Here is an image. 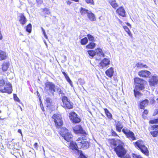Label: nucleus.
<instances>
[{
    "label": "nucleus",
    "mask_w": 158,
    "mask_h": 158,
    "mask_svg": "<svg viewBox=\"0 0 158 158\" xmlns=\"http://www.w3.org/2000/svg\"><path fill=\"white\" fill-rule=\"evenodd\" d=\"M110 143L115 146L114 148V150L118 156L121 158H123L127 152V150L125 148L124 143L120 140L117 139L116 140H111Z\"/></svg>",
    "instance_id": "f257e3e1"
},
{
    "label": "nucleus",
    "mask_w": 158,
    "mask_h": 158,
    "mask_svg": "<svg viewBox=\"0 0 158 158\" xmlns=\"http://www.w3.org/2000/svg\"><path fill=\"white\" fill-rule=\"evenodd\" d=\"M136 89L141 90L144 89V84L145 81L139 78H136L134 79Z\"/></svg>",
    "instance_id": "f03ea898"
},
{
    "label": "nucleus",
    "mask_w": 158,
    "mask_h": 158,
    "mask_svg": "<svg viewBox=\"0 0 158 158\" xmlns=\"http://www.w3.org/2000/svg\"><path fill=\"white\" fill-rule=\"evenodd\" d=\"M60 134L64 139L67 141L71 140L73 135L69 132L68 130L66 128H62L60 131Z\"/></svg>",
    "instance_id": "7ed1b4c3"
},
{
    "label": "nucleus",
    "mask_w": 158,
    "mask_h": 158,
    "mask_svg": "<svg viewBox=\"0 0 158 158\" xmlns=\"http://www.w3.org/2000/svg\"><path fill=\"white\" fill-rule=\"evenodd\" d=\"M136 147H138L140 149L142 152L146 155H148V151L147 148L144 145L143 142L141 140H139L135 143Z\"/></svg>",
    "instance_id": "20e7f679"
},
{
    "label": "nucleus",
    "mask_w": 158,
    "mask_h": 158,
    "mask_svg": "<svg viewBox=\"0 0 158 158\" xmlns=\"http://www.w3.org/2000/svg\"><path fill=\"white\" fill-rule=\"evenodd\" d=\"M63 102L62 106L64 108L71 109L73 107V104L66 96H63L62 98Z\"/></svg>",
    "instance_id": "39448f33"
},
{
    "label": "nucleus",
    "mask_w": 158,
    "mask_h": 158,
    "mask_svg": "<svg viewBox=\"0 0 158 158\" xmlns=\"http://www.w3.org/2000/svg\"><path fill=\"white\" fill-rule=\"evenodd\" d=\"M52 118L57 127L62 125L63 122L62 117L60 114H54L52 116Z\"/></svg>",
    "instance_id": "423d86ee"
},
{
    "label": "nucleus",
    "mask_w": 158,
    "mask_h": 158,
    "mask_svg": "<svg viewBox=\"0 0 158 158\" xmlns=\"http://www.w3.org/2000/svg\"><path fill=\"white\" fill-rule=\"evenodd\" d=\"M76 141L79 148L86 149L89 147V144L88 142L83 139L82 138H78L76 140Z\"/></svg>",
    "instance_id": "0eeeda50"
},
{
    "label": "nucleus",
    "mask_w": 158,
    "mask_h": 158,
    "mask_svg": "<svg viewBox=\"0 0 158 158\" xmlns=\"http://www.w3.org/2000/svg\"><path fill=\"white\" fill-rule=\"evenodd\" d=\"M55 89V85L52 83L48 82L46 83L45 90L47 92H50L53 94L56 91Z\"/></svg>",
    "instance_id": "6e6552de"
},
{
    "label": "nucleus",
    "mask_w": 158,
    "mask_h": 158,
    "mask_svg": "<svg viewBox=\"0 0 158 158\" xmlns=\"http://www.w3.org/2000/svg\"><path fill=\"white\" fill-rule=\"evenodd\" d=\"M122 131L130 140H133L135 139L134 133L127 128H123L122 130Z\"/></svg>",
    "instance_id": "1a4fd4ad"
},
{
    "label": "nucleus",
    "mask_w": 158,
    "mask_h": 158,
    "mask_svg": "<svg viewBox=\"0 0 158 158\" xmlns=\"http://www.w3.org/2000/svg\"><path fill=\"white\" fill-rule=\"evenodd\" d=\"M0 91L2 93H7L10 94L12 92V88L11 84L9 83H6L4 89H0Z\"/></svg>",
    "instance_id": "9d476101"
},
{
    "label": "nucleus",
    "mask_w": 158,
    "mask_h": 158,
    "mask_svg": "<svg viewBox=\"0 0 158 158\" xmlns=\"http://www.w3.org/2000/svg\"><path fill=\"white\" fill-rule=\"evenodd\" d=\"M69 117L70 119L74 123H78L80 121V119L74 112L70 113L69 114Z\"/></svg>",
    "instance_id": "9b49d317"
},
{
    "label": "nucleus",
    "mask_w": 158,
    "mask_h": 158,
    "mask_svg": "<svg viewBox=\"0 0 158 158\" xmlns=\"http://www.w3.org/2000/svg\"><path fill=\"white\" fill-rule=\"evenodd\" d=\"M149 85L151 86H155L158 84V77L152 76L149 80Z\"/></svg>",
    "instance_id": "f8f14e48"
},
{
    "label": "nucleus",
    "mask_w": 158,
    "mask_h": 158,
    "mask_svg": "<svg viewBox=\"0 0 158 158\" xmlns=\"http://www.w3.org/2000/svg\"><path fill=\"white\" fill-rule=\"evenodd\" d=\"M110 64V60L107 58H104L99 64V67L100 68L102 69L105 68Z\"/></svg>",
    "instance_id": "ddd939ff"
},
{
    "label": "nucleus",
    "mask_w": 158,
    "mask_h": 158,
    "mask_svg": "<svg viewBox=\"0 0 158 158\" xmlns=\"http://www.w3.org/2000/svg\"><path fill=\"white\" fill-rule=\"evenodd\" d=\"M73 129L74 132L76 134L80 133L85 134H86L85 131L82 129L81 126H76L73 128Z\"/></svg>",
    "instance_id": "4468645a"
},
{
    "label": "nucleus",
    "mask_w": 158,
    "mask_h": 158,
    "mask_svg": "<svg viewBox=\"0 0 158 158\" xmlns=\"http://www.w3.org/2000/svg\"><path fill=\"white\" fill-rule=\"evenodd\" d=\"M69 147L70 149L73 150H75L76 152L77 153H79V150H78L77 148H79V146H78L77 141L76 143L73 142H71L70 143Z\"/></svg>",
    "instance_id": "2eb2a0df"
},
{
    "label": "nucleus",
    "mask_w": 158,
    "mask_h": 158,
    "mask_svg": "<svg viewBox=\"0 0 158 158\" xmlns=\"http://www.w3.org/2000/svg\"><path fill=\"white\" fill-rule=\"evenodd\" d=\"M150 74V72L147 70H141L138 73V75L142 77H148Z\"/></svg>",
    "instance_id": "dca6fc26"
},
{
    "label": "nucleus",
    "mask_w": 158,
    "mask_h": 158,
    "mask_svg": "<svg viewBox=\"0 0 158 158\" xmlns=\"http://www.w3.org/2000/svg\"><path fill=\"white\" fill-rule=\"evenodd\" d=\"M19 21L20 23L23 25L25 24L27 22V19L23 13H21L20 15Z\"/></svg>",
    "instance_id": "f3484780"
},
{
    "label": "nucleus",
    "mask_w": 158,
    "mask_h": 158,
    "mask_svg": "<svg viewBox=\"0 0 158 158\" xmlns=\"http://www.w3.org/2000/svg\"><path fill=\"white\" fill-rule=\"evenodd\" d=\"M116 12L119 15L123 17H124L125 16V11L123 8L122 7H119L116 10Z\"/></svg>",
    "instance_id": "a211bd4d"
},
{
    "label": "nucleus",
    "mask_w": 158,
    "mask_h": 158,
    "mask_svg": "<svg viewBox=\"0 0 158 158\" xmlns=\"http://www.w3.org/2000/svg\"><path fill=\"white\" fill-rule=\"evenodd\" d=\"M114 73V68L113 67H110L106 70L105 72L106 75L110 78L113 75Z\"/></svg>",
    "instance_id": "6ab92c4d"
},
{
    "label": "nucleus",
    "mask_w": 158,
    "mask_h": 158,
    "mask_svg": "<svg viewBox=\"0 0 158 158\" xmlns=\"http://www.w3.org/2000/svg\"><path fill=\"white\" fill-rule=\"evenodd\" d=\"M96 54L100 57H104L105 54L102 49L98 48L95 50Z\"/></svg>",
    "instance_id": "aec40b11"
},
{
    "label": "nucleus",
    "mask_w": 158,
    "mask_h": 158,
    "mask_svg": "<svg viewBox=\"0 0 158 158\" xmlns=\"http://www.w3.org/2000/svg\"><path fill=\"white\" fill-rule=\"evenodd\" d=\"M10 65V63L8 62H4L2 65V70L3 71H6Z\"/></svg>",
    "instance_id": "412c9836"
},
{
    "label": "nucleus",
    "mask_w": 158,
    "mask_h": 158,
    "mask_svg": "<svg viewBox=\"0 0 158 158\" xmlns=\"http://www.w3.org/2000/svg\"><path fill=\"white\" fill-rule=\"evenodd\" d=\"M87 16L91 21H93L96 20V18L94 14L91 13L90 11H89V12H88Z\"/></svg>",
    "instance_id": "4be33fe9"
},
{
    "label": "nucleus",
    "mask_w": 158,
    "mask_h": 158,
    "mask_svg": "<svg viewBox=\"0 0 158 158\" xmlns=\"http://www.w3.org/2000/svg\"><path fill=\"white\" fill-rule=\"evenodd\" d=\"M123 127V126L121 122L118 121L116 123V128L118 131L120 132L122 129Z\"/></svg>",
    "instance_id": "5701e85b"
},
{
    "label": "nucleus",
    "mask_w": 158,
    "mask_h": 158,
    "mask_svg": "<svg viewBox=\"0 0 158 158\" xmlns=\"http://www.w3.org/2000/svg\"><path fill=\"white\" fill-rule=\"evenodd\" d=\"M148 100L145 99L142 101L140 104V107L141 109H143L144 107L147 106L148 104Z\"/></svg>",
    "instance_id": "b1692460"
},
{
    "label": "nucleus",
    "mask_w": 158,
    "mask_h": 158,
    "mask_svg": "<svg viewBox=\"0 0 158 158\" xmlns=\"http://www.w3.org/2000/svg\"><path fill=\"white\" fill-rule=\"evenodd\" d=\"M6 56L7 55L5 52L0 50V60L5 59Z\"/></svg>",
    "instance_id": "393cba45"
},
{
    "label": "nucleus",
    "mask_w": 158,
    "mask_h": 158,
    "mask_svg": "<svg viewBox=\"0 0 158 158\" xmlns=\"http://www.w3.org/2000/svg\"><path fill=\"white\" fill-rule=\"evenodd\" d=\"M136 66L138 68H147L148 66L146 64H143V63L140 62H138L136 64Z\"/></svg>",
    "instance_id": "a878e982"
},
{
    "label": "nucleus",
    "mask_w": 158,
    "mask_h": 158,
    "mask_svg": "<svg viewBox=\"0 0 158 158\" xmlns=\"http://www.w3.org/2000/svg\"><path fill=\"white\" fill-rule=\"evenodd\" d=\"M96 46V44L93 42H91L86 46V48L88 49H93Z\"/></svg>",
    "instance_id": "bb28decb"
},
{
    "label": "nucleus",
    "mask_w": 158,
    "mask_h": 158,
    "mask_svg": "<svg viewBox=\"0 0 158 158\" xmlns=\"http://www.w3.org/2000/svg\"><path fill=\"white\" fill-rule=\"evenodd\" d=\"M109 2L113 8H115L118 6V5L116 3L115 0H110Z\"/></svg>",
    "instance_id": "cd10ccee"
},
{
    "label": "nucleus",
    "mask_w": 158,
    "mask_h": 158,
    "mask_svg": "<svg viewBox=\"0 0 158 158\" xmlns=\"http://www.w3.org/2000/svg\"><path fill=\"white\" fill-rule=\"evenodd\" d=\"M123 28L125 31L128 33L129 35L131 37H132V35L128 27L127 26H124L123 27Z\"/></svg>",
    "instance_id": "c85d7f7f"
},
{
    "label": "nucleus",
    "mask_w": 158,
    "mask_h": 158,
    "mask_svg": "<svg viewBox=\"0 0 158 158\" xmlns=\"http://www.w3.org/2000/svg\"><path fill=\"white\" fill-rule=\"evenodd\" d=\"M139 89H134V91L135 94V96L136 97H138L139 96H141V94L139 92Z\"/></svg>",
    "instance_id": "c756f323"
},
{
    "label": "nucleus",
    "mask_w": 158,
    "mask_h": 158,
    "mask_svg": "<svg viewBox=\"0 0 158 158\" xmlns=\"http://www.w3.org/2000/svg\"><path fill=\"white\" fill-rule=\"evenodd\" d=\"M88 39L86 37L82 39L81 41V43L82 45H85L88 42Z\"/></svg>",
    "instance_id": "7c9ffc66"
},
{
    "label": "nucleus",
    "mask_w": 158,
    "mask_h": 158,
    "mask_svg": "<svg viewBox=\"0 0 158 158\" xmlns=\"http://www.w3.org/2000/svg\"><path fill=\"white\" fill-rule=\"evenodd\" d=\"M88 53L89 55L92 57H93L95 55V51L93 50H89L88 51Z\"/></svg>",
    "instance_id": "2f4dec72"
},
{
    "label": "nucleus",
    "mask_w": 158,
    "mask_h": 158,
    "mask_svg": "<svg viewBox=\"0 0 158 158\" xmlns=\"http://www.w3.org/2000/svg\"><path fill=\"white\" fill-rule=\"evenodd\" d=\"M89 11L88 10L83 8H81L80 10L81 13L82 15H84L86 13L88 14V12H89Z\"/></svg>",
    "instance_id": "473e14b6"
},
{
    "label": "nucleus",
    "mask_w": 158,
    "mask_h": 158,
    "mask_svg": "<svg viewBox=\"0 0 158 158\" xmlns=\"http://www.w3.org/2000/svg\"><path fill=\"white\" fill-rule=\"evenodd\" d=\"M104 111L107 117L109 118H110L112 117L111 114L109 112V111L107 109H105Z\"/></svg>",
    "instance_id": "72a5a7b5"
},
{
    "label": "nucleus",
    "mask_w": 158,
    "mask_h": 158,
    "mask_svg": "<svg viewBox=\"0 0 158 158\" xmlns=\"http://www.w3.org/2000/svg\"><path fill=\"white\" fill-rule=\"evenodd\" d=\"M32 26L31 24H29L26 27V31L29 33H30L31 30Z\"/></svg>",
    "instance_id": "f704fd0d"
},
{
    "label": "nucleus",
    "mask_w": 158,
    "mask_h": 158,
    "mask_svg": "<svg viewBox=\"0 0 158 158\" xmlns=\"http://www.w3.org/2000/svg\"><path fill=\"white\" fill-rule=\"evenodd\" d=\"M43 13L44 14V15H45V17H46L45 15H48L50 14V12L48 10L47 8H45L43 10Z\"/></svg>",
    "instance_id": "c9c22d12"
},
{
    "label": "nucleus",
    "mask_w": 158,
    "mask_h": 158,
    "mask_svg": "<svg viewBox=\"0 0 158 158\" xmlns=\"http://www.w3.org/2000/svg\"><path fill=\"white\" fill-rule=\"evenodd\" d=\"M56 89L57 93L59 94H64L63 92L61 90V89L60 87L57 86L56 87Z\"/></svg>",
    "instance_id": "e433bc0d"
},
{
    "label": "nucleus",
    "mask_w": 158,
    "mask_h": 158,
    "mask_svg": "<svg viewBox=\"0 0 158 158\" xmlns=\"http://www.w3.org/2000/svg\"><path fill=\"white\" fill-rule=\"evenodd\" d=\"M45 100L48 106L51 104V100L49 98L46 97L45 99Z\"/></svg>",
    "instance_id": "4c0bfd02"
},
{
    "label": "nucleus",
    "mask_w": 158,
    "mask_h": 158,
    "mask_svg": "<svg viewBox=\"0 0 158 158\" xmlns=\"http://www.w3.org/2000/svg\"><path fill=\"white\" fill-rule=\"evenodd\" d=\"M87 37L90 41H94V38L92 35L89 34L87 35Z\"/></svg>",
    "instance_id": "58836bf2"
},
{
    "label": "nucleus",
    "mask_w": 158,
    "mask_h": 158,
    "mask_svg": "<svg viewBox=\"0 0 158 158\" xmlns=\"http://www.w3.org/2000/svg\"><path fill=\"white\" fill-rule=\"evenodd\" d=\"M5 84V82L3 79L1 78H0V87L3 86Z\"/></svg>",
    "instance_id": "ea45409f"
},
{
    "label": "nucleus",
    "mask_w": 158,
    "mask_h": 158,
    "mask_svg": "<svg viewBox=\"0 0 158 158\" xmlns=\"http://www.w3.org/2000/svg\"><path fill=\"white\" fill-rule=\"evenodd\" d=\"M151 134L154 137L158 135V131L151 132Z\"/></svg>",
    "instance_id": "a19ab883"
},
{
    "label": "nucleus",
    "mask_w": 158,
    "mask_h": 158,
    "mask_svg": "<svg viewBox=\"0 0 158 158\" xmlns=\"http://www.w3.org/2000/svg\"><path fill=\"white\" fill-rule=\"evenodd\" d=\"M65 78L66 81L69 83L71 86H73L72 82L71 80L70 79V78H69V77L68 76L66 77Z\"/></svg>",
    "instance_id": "79ce46f5"
},
{
    "label": "nucleus",
    "mask_w": 158,
    "mask_h": 158,
    "mask_svg": "<svg viewBox=\"0 0 158 158\" xmlns=\"http://www.w3.org/2000/svg\"><path fill=\"white\" fill-rule=\"evenodd\" d=\"M149 123L151 124L158 123V118L156 119L150 120Z\"/></svg>",
    "instance_id": "37998d69"
},
{
    "label": "nucleus",
    "mask_w": 158,
    "mask_h": 158,
    "mask_svg": "<svg viewBox=\"0 0 158 158\" xmlns=\"http://www.w3.org/2000/svg\"><path fill=\"white\" fill-rule=\"evenodd\" d=\"M14 98L15 100L18 102H20V100L19 98L17 97L16 94H14Z\"/></svg>",
    "instance_id": "c03bdc74"
},
{
    "label": "nucleus",
    "mask_w": 158,
    "mask_h": 158,
    "mask_svg": "<svg viewBox=\"0 0 158 158\" xmlns=\"http://www.w3.org/2000/svg\"><path fill=\"white\" fill-rule=\"evenodd\" d=\"M85 1L87 3L90 4H94L93 0H85Z\"/></svg>",
    "instance_id": "a18cd8bd"
},
{
    "label": "nucleus",
    "mask_w": 158,
    "mask_h": 158,
    "mask_svg": "<svg viewBox=\"0 0 158 158\" xmlns=\"http://www.w3.org/2000/svg\"><path fill=\"white\" fill-rule=\"evenodd\" d=\"M132 156L133 158H142L140 156L134 154H132Z\"/></svg>",
    "instance_id": "49530a36"
},
{
    "label": "nucleus",
    "mask_w": 158,
    "mask_h": 158,
    "mask_svg": "<svg viewBox=\"0 0 158 158\" xmlns=\"http://www.w3.org/2000/svg\"><path fill=\"white\" fill-rule=\"evenodd\" d=\"M41 29L45 38L46 39H48V36L46 35L45 30L43 29V28L42 27H41Z\"/></svg>",
    "instance_id": "de8ad7c7"
},
{
    "label": "nucleus",
    "mask_w": 158,
    "mask_h": 158,
    "mask_svg": "<svg viewBox=\"0 0 158 158\" xmlns=\"http://www.w3.org/2000/svg\"><path fill=\"white\" fill-rule=\"evenodd\" d=\"M111 132H112V135L113 136H117L118 135L117 134H116V133L113 130H112Z\"/></svg>",
    "instance_id": "09e8293b"
},
{
    "label": "nucleus",
    "mask_w": 158,
    "mask_h": 158,
    "mask_svg": "<svg viewBox=\"0 0 158 158\" xmlns=\"http://www.w3.org/2000/svg\"><path fill=\"white\" fill-rule=\"evenodd\" d=\"M34 148L35 149H37L38 147L37 143H35V144H34Z\"/></svg>",
    "instance_id": "8fccbe9b"
},
{
    "label": "nucleus",
    "mask_w": 158,
    "mask_h": 158,
    "mask_svg": "<svg viewBox=\"0 0 158 158\" xmlns=\"http://www.w3.org/2000/svg\"><path fill=\"white\" fill-rule=\"evenodd\" d=\"M80 157L81 158H86L81 152V153L80 154Z\"/></svg>",
    "instance_id": "3c124183"
},
{
    "label": "nucleus",
    "mask_w": 158,
    "mask_h": 158,
    "mask_svg": "<svg viewBox=\"0 0 158 158\" xmlns=\"http://www.w3.org/2000/svg\"><path fill=\"white\" fill-rule=\"evenodd\" d=\"M40 106L42 110L44 111V108L43 105L41 102L40 103Z\"/></svg>",
    "instance_id": "603ef678"
},
{
    "label": "nucleus",
    "mask_w": 158,
    "mask_h": 158,
    "mask_svg": "<svg viewBox=\"0 0 158 158\" xmlns=\"http://www.w3.org/2000/svg\"><path fill=\"white\" fill-rule=\"evenodd\" d=\"M158 127V125H154L152 127L153 130H154L155 128Z\"/></svg>",
    "instance_id": "864d4df0"
},
{
    "label": "nucleus",
    "mask_w": 158,
    "mask_h": 158,
    "mask_svg": "<svg viewBox=\"0 0 158 158\" xmlns=\"http://www.w3.org/2000/svg\"><path fill=\"white\" fill-rule=\"evenodd\" d=\"M36 2L38 3L41 4L43 2L42 0H36Z\"/></svg>",
    "instance_id": "5fc2aeb1"
},
{
    "label": "nucleus",
    "mask_w": 158,
    "mask_h": 158,
    "mask_svg": "<svg viewBox=\"0 0 158 158\" xmlns=\"http://www.w3.org/2000/svg\"><path fill=\"white\" fill-rule=\"evenodd\" d=\"M148 113V111L147 110H145L143 113V114H147Z\"/></svg>",
    "instance_id": "6e6d98bb"
},
{
    "label": "nucleus",
    "mask_w": 158,
    "mask_h": 158,
    "mask_svg": "<svg viewBox=\"0 0 158 158\" xmlns=\"http://www.w3.org/2000/svg\"><path fill=\"white\" fill-rule=\"evenodd\" d=\"M123 158H131V157L129 155H127L123 157Z\"/></svg>",
    "instance_id": "4d7b16f0"
},
{
    "label": "nucleus",
    "mask_w": 158,
    "mask_h": 158,
    "mask_svg": "<svg viewBox=\"0 0 158 158\" xmlns=\"http://www.w3.org/2000/svg\"><path fill=\"white\" fill-rule=\"evenodd\" d=\"M62 73L64 75V76L65 77V78L67 77L68 76L66 73L64 72H62Z\"/></svg>",
    "instance_id": "13d9d810"
},
{
    "label": "nucleus",
    "mask_w": 158,
    "mask_h": 158,
    "mask_svg": "<svg viewBox=\"0 0 158 158\" xmlns=\"http://www.w3.org/2000/svg\"><path fill=\"white\" fill-rule=\"evenodd\" d=\"M62 73L64 75V76L65 77V78L67 77L68 76L66 73L64 72H62Z\"/></svg>",
    "instance_id": "bf43d9fd"
},
{
    "label": "nucleus",
    "mask_w": 158,
    "mask_h": 158,
    "mask_svg": "<svg viewBox=\"0 0 158 158\" xmlns=\"http://www.w3.org/2000/svg\"><path fill=\"white\" fill-rule=\"evenodd\" d=\"M18 131L19 133H20L21 135L22 136V133L21 130L19 129Z\"/></svg>",
    "instance_id": "052dcab7"
},
{
    "label": "nucleus",
    "mask_w": 158,
    "mask_h": 158,
    "mask_svg": "<svg viewBox=\"0 0 158 158\" xmlns=\"http://www.w3.org/2000/svg\"><path fill=\"white\" fill-rule=\"evenodd\" d=\"M154 114H158V109H156L155 110Z\"/></svg>",
    "instance_id": "680f3d73"
},
{
    "label": "nucleus",
    "mask_w": 158,
    "mask_h": 158,
    "mask_svg": "<svg viewBox=\"0 0 158 158\" xmlns=\"http://www.w3.org/2000/svg\"><path fill=\"white\" fill-rule=\"evenodd\" d=\"M67 3L68 4H70L71 3V2L69 0H68L67 2Z\"/></svg>",
    "instance_id": "e2e57ef3"
},
{
    "label": "nucleus",
    "mask_w": 158,
    "mask_h": 158,
    "mask_svg": "<svg viewBox=\"0 0 158 158\" xmlns=\"http://www.w3.org/2000/svg\"><path fill=\"white\" fill-rule=\"evenodd\" d=\"M2 35L1 34V31H0V40H2Z\"/></svg>",
    "instance_id": "0e129e2a"
},
{
    "label": "nucleus",
    "mask_w": 158,
    "mask_h": 158,
    "mask_svg": "<svg viewBox=\"0 0 158 158\" xmlns=\"http://www.w3.org/2000/svg\"><path fill=\"white\" fill-rule=\"evenodd\" d=\"M127 25L131 27V25L128 23H127Z\"/></svg>",
    "instance_id": "69168bd1"
},
{
    "label": "nucleus",
    "mask_w": 158,
    "mask_h": 158,
    "mask_svg": "<svg viewBox=\"0 0 158 158\" xmlns=\"http://www.w3.org/2000/svg\"><path fill=\"white\" fill-rule=\"evenodd\" d=\"M44 43H45V44L47 46V43H46L45 42H44Z\"/></svg>",
    "instance_id": "338daca9"
},
{
    "label": "nucleus",
    "mask_w": 158,
    "mask_h": 158,
    "mask_svg": "<svg viewBox=\"0 0 158 158\" xmlns=\"http://www.w3.org/2000/svg\"><path fill=\"white\" fill-rule=\"evenodd\" d=\"M20 109H21V110H22V108L21 107H20Z\"/></svg>",
    "instance_id": "774afa93"
}]
</instances>
